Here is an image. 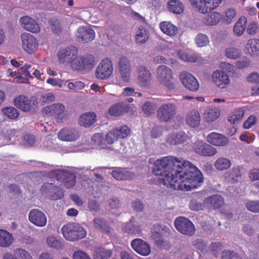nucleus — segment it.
Instances as JSON below:
<instances>
[{"mask_svg": "<svg viewBox=\"0 0 259 259\" xmlns=\"http://www.w3.org/2000/svg\"><path fill=\"white\" fill-rule=\"evenodd\" d=\"M153 174L160 185L174 190L190 191L203 182L201 171L188 161L173 156L162 157L154 163Z\"/></svg>", "mask_w": 259, "mask_h": 259, "instance_id": "nucleus-1", "label": "nucleus"}, {"mask_svg": "<svg viewBox=\"0 0 259 259\" xmlns=\"http://www.w3.org/2000/svg\"><path fill=\"white\" fill-rule=\"evenodd\" d=\"M157 78L159 83L169 91L176 88V80L171 69L164 65H159L156 69Z\"/></svg>", "mask_w": 259, "mask_h": 259, "instance_id": "nucleus-2", "label": "nucleus"}, {"mask_svg": "<svg viewBox=\"0 0 259 259\" xmlns=\"http://www.w3.org/2000/svg\"><path fill=\"white\" fill-rule=\"evenodd\" d=\"M63 237L67 240L73 241L84 238L87 235L85 230L80 225L69 223L61 229Z\"/></svg>", "mask_w": 259, "mask_h": 259, "instance_id": "nucleus-3", "label": "nucleus"}, {"mask_svg": "<svg viewBox=\"0 0 259 259\" xmlns=\"http://www.w3.org/2000/svg\"><path fill=\"white\" fill-rule=\"evenodd\" d=\"M177 108L173 103H168L161 105L157 110L156 117L161 122H167L175 117Z\"/></svg>", "mask_w": 259, "mask_h": 259, "instance_id": "nucleus-4", "label": "nucleus"}, {"mask_svg": "<svg viewBox=\"0 0 259 259\" xmlns=\"http://www.w3.org/2000/svg\"><path fill=\"white\" fill-rule=\"evenodd\" d=\"M174 225L176 229L184 235L191 236L195 233V228L194 224L185 217L177 218L175 221Z\"/></svg>", "mask_w": 259, "mask_h": 259, "instance_id": "nucleus-5", "label": "nucleus"}, {"mask_svg": "<svg viewBox=\"0 0 259 259\" xmlns=\"http://www.w3.org/2000/svg\"><path fill=\"white\" fill-rule=\"evenodd\" d=\"M113 71V63L108 58L103 59L98 65L96 70V77L100 79H105L109 78Z\"/></svg>", "mask_w": 259, "mask_h": 259, "instance_id": "nucleus-6", "label": "nucleus"}, {"mask_svg": "<svg viewBox=\"0 0 259 259\" xmlns=\"http://www.w3.org/2000/svg\"><path fill=\"white\" fill-rule=\"evenodd\" d=\"M44 112L49 116H54L58 123H62L66 118L65 106L60 103L54 104L44 108Z\"/></svg>", "mask_w": 259, "mask_h": 259, "instance_id": "nucleus-7", "label": "nucleus"}, {"mask_svg": "<svg viewBox=\"0 0 259 259\" xmlns=\"http://www.w3.org/2000/svg\"><path fill=\"white\" fill-rule=\"evenodd\" d=\"M22 46L28 54H32L37 50L38 42L35 36L29 33H23L21 35Z\"/></svg>", "mask_w": 259, "mask_h": 259, "instance_id": "nucleus-8", "label": "nucleus"}, {"mask_svg": "<svg viewBox=\"0 0 259 259\" xmlns=\"http://www.w3.org/2000/svg\"><path fill=\"white\" fill-rule=\"evenodd\" d=\"M118 68L122 81L127 83L130 80L132 67L128 58L125 56H121L118 61Z\"/></svg>", "mask_w": 259, "mask_h": 259, "instance_id": "nucleus-9", "label": "nucleus"}, {"mask_svg": "<svg viewBox=\"0 0 259 259\" xmlns=\"http://www.w3.org/2000/svg\"><path fill=\"white\" fill-rule=\"evenodd\" d=\"M179 77L182 84L187 90L191 92H197L199 90V82L192 74L183 71L180 73Z\"/></svg>", "mask_w": 259, "mask_h": 259, "instance_id": "nucleus-10", "label": "nucleus"}, {"mask_svg": "<svg viewBox=\"0 0 259 259\" xmlns=\"http://www.w3.org/2000/svg\"><path fill=\"white\" fill-rule=\"evenodd\" d=\"M78 54L77 48L74 46H69L66 48L60 49L58 53V61L60 63H69L76 57Z\"/></svg>", "mask_w": 259, "mask_h": 259, "instance_id": "nucleus-11", "label": "nucleus"}, {"mask_svg": "<svg viewBox=\"0 0 259 259\" xmlns=\"http://www.w3.org/2000/svg\"><path fill=\"white\" fill-rule=\"evenodd\" d=\"M137 82L143 88H147L150 85L152 79L151 73L145 66L141 65L137 67Z\"/></svg>", "mask_w": 259, "mask_h": 259, "instance_id": "nucleus-12", "label": "nucleus"}, {"mask_svg": "<svg viewBox=\"0 0 259 259\" xmlns=\"http://www.w3.org/2000/svg\"><path fill=\"white\" fill-rule=\"evenodd\" d=\"M214 83L220 89L227 88L230 83V79L227 73L220 70L214 71L212 75Z\"/></svg>", "mask_w": 259, "mask_h": 259, "instance_id": "nucleus-13", "label": "nucleus"}, {"mask_svg": "<svg viewBox=\"0 0 259 259\" xmlns=\"http://www.w3.org/2000/svg\"><path fill=\"white\" fill-rule=\"evenodd\" d=\"M76 36L79 41L89 42L94 39L95 33L90 26H80L77 29Z\"/></svg>", "mask_w": 259, "mask_h": 259, "instance_id": "nucleus-14", "label": "nucleus"}, {"mask_svg": "<svg viewBox=\"0 0 259 259\" xmlns=\"http://www.w3.org/2000/svg\"><path fill=\"white\" fill-rule=\"evenodd\" d=\"M14 105L22 111L29 112L35 110L36 105L24 95H19L14 101Z\"/></svg>", "mask_w": 259, "mask_h": 259, "instance_id": "nucleus-15", "label": "nucleus"}, {"mask_svg": "<svg viewBox=\"0 0 259 259\" xmlns=\"http://www.w3.org/2000/svg\"><path fill=\"white\" fill-rule=\"evenodd\" d=\"M29 221L34 225L42 227L46 225L47 219L45 214L38 209L31 210L28 215Z\"/></svg>", "mask_w": 259, "mask_h": 259, "instance_id": "nucleus-16", "label": "nucleus"}, {"mask_svg": "<svg viewBox=\"0 0 259 259\" xmlns=\"http://www.w3.org/2000/svg\"><path fill=\"white\" fill-rule=\"evenodd\" d=\"M80 136L79 132L73 127H65L60 130L58 134V138L63 141L73 142Z\"/></svg>", "mask_w": 259, "mask_h": 259, "instance_id": "nucleus-17", "label": "nucleus"}, {"mask_svg": "<svg viewBox=\"0 0 259 259\" xmlns=\"http://www.w3.org/2000/svg\"><path fill=\"white\" fill-rule=\"evenodd\" d=\"M131 246L137 253L143 256H147L151 252L150 245L142 239L136 238L132 240Z\"/></svg>", "mask_w": 259, "mask_h": 259, "instance_id": "nucleus-18", "label": "nucleus"}, {"mask_svg": "<svg viewBox=\"0 0 259 259\" xmlns=\"http://www.w3.org/2000/svg\"><path fill=\"white\" fill-rule=\"evenodd\" d=\"M53 174L58 181L67 183L66 185L67 187L74 185L75 176L72 174L61 169L54 170Z\"/></svg>", "mask_w": 259, "mask_h": 259, "instance_id": "nucleus-19", "label": "nucleus"}, {"mask_svg": "<svg viewBox=\"0 0 259 259\" xmlns=\"http://www.w3.org/2000/svg\"><path fill=\"white\" fill-rule=\"evenodd\" d=\"M19 23L23 28L32 33H38L40 30L37 21L29 16H25L21 17L19 19Z\"/></svg>", "mask_w": 259, "mask_h": 259, "instance_id": "nucleus-20", "label": "nucleus"}, {"mask_svg": "<svg viewBox=\"0 0 259 259\" xmlns=\"http://www.w3.org/2000/svg\"><path fill=\"white\" fill-rule=\"evenodd\" d=\"M207 141L210 144L215 146H225L229 142V139L225 135L216 132H212L207 136Z\"/></svg>", "mask_w": 259, "mask_h": 259, "instance_id": "nucleus-21", "label": "nucleus"}, {"mask_svg": "<svg viewBox=\"0 0 259 259\" xmlns=\"http://www.w3.org/2000/svg\"><path fill=\"white\" fill-rule=\"evenodd\" d=\"M42 193H49L54 199H60L62 196V191L61 188L55 186L53 183H45L41 187Z\"/></svg>", "mask_w": 259, "mask_h": 259, "instance_id": "nucleus-22", "label": "nucleus"}, {"mask_svg": "<svg viewBox=\"0 0 259 259\" xmlns=\"http://www.w3.org/2000/svg\"><path fill=\"white\" fill-rule=\"evenodd\" d=\"M30 253L26 250L18 248L14 250L13 254L10 252L5 253L3 259H31Z\"/></svg>", "mask_w": 259, "mask_h": 259, "instance_id": "nucleus-23", "label": "nucleus"}, {"mask_svg": "<svg viewBox=\"0 0 259 259\" xmlns=\"http://www.w3.org/2000/svg\"><path fill=\"white\" fill-rule=\"evenodd\" d=\"M130 106L124 102H119L113 105L109 109L110 114L114 116H118L128 112Z\"/></svg>", "mask_w": 259, "mask_h": 259, "instance_id": "nucleus-24", "label": "nucleus"}, {"mask_svg": "<svg viewBox=\"0 0 259 259\" xmlns=\"http://www.w3.org/2000/svg\"><path fill=\"white\" fill-rule=\"evenodd\" d=\"M209 13L203 19L204 24L214 26L222 22L223 15L218 12H208Z\"/></svg>", "mask_w": 259, "mask_h": 259, "instance_id": "nucleus-25", "label": "nucleus"}, {"mask_svg": "<svg viewBox=\"0 0 259 259\" xmlns=\"http://www.w3.org/2000/svg\"><path fill=\"white\" fill-rule=\"evenodd\" d=\"M93 224L95 229L102 233L106 234L111 233L112 228L108 222L103 218L99 217L94 218Z\"/></svg>", "mask_w": 259, "mask_h": 259, "instance_id": "nucleus-26", "label": "nucleus"}, {"mask_svg": "<svg viewBox=\"0 0 259 259\" xmlns=\"http://www.w3.org/2000/svg\"><path fill=\"white\" fill-rule=\"evenodd\" d=\"M13 235L9 231L5 229H0V247L8 248L14 242Z\"/></svg>", "mask_w": 259, "mask_h": 259, "instance_id": "nucleus-27", "label": "nucleus"}, {"mask_svg": "<svg viewBox=\"0 0 259 259\" xmlns=\"http://www.w3.org/2000/svg\"><path fill=\"white\" fill-rule=\"evenodd\" d=\"M159 27L163 33L171 37L176 35L178 32V27L170 21H165L160 22Z\"/></svg>", "mask_w": 259, "mask_h": 259, "instance_id": "nucleus-28", "label": "nucleus"}, {"mask_svg": "<svg viewBox=\"0 0 259 259\" xmlns=\"http://www.w3.org/2000/svg\"><path fill=\"white\" fill-rule=\"evenodd\" d=\"M112 177L117 180L123 181L132 179L134 174L125 168H117L112 171Z\"/></svg>", "mask_w": 259, "mask_h": 259, "instance_id": "nucleus-29", "label": "nucleus"}, {"mask_svg": "<svg viewBox=\"0 0 259 259\" xmlns=\"http://www.w3.org/2000/svg\"><path fill=\"white\" fill-rule=\"evenodd\" d=\"M97 116L94 112H89L82 114L79 118V124L85 127H90L96 121Z\"/></svg>", "mask_w": 259, "mask_h": 259, "instance_id": "nucleus-30", "label": "nucleus"}, {"mask_svg": "<svg viewBox=\"0 0 259 259\" xmlns=\"http://www.w3.org/2000/svg\"><path fill=\"white\" fill-rule=\"evenodd\" d=\"M149 37L148 30L144 26H140L137 30L135 37L136 42L138 44L143 45L147 42Z\"/></svg>", "mask_w": 259, "mask_h": 259, "instance_id": "nucleus-31", "label": "nucleus"}, {"mask_svg": "<svg viewBox=\"0 0 259 259\" xmlns=\"http://www.w3.org/2000/svg\"><path fill=\"white\" fill-rule=\"evenodd\" d=\"M204 202L214 209H218L223 205L224 199L219 195H214L205 198Z\"/></svg>", "mask_w": 259, "mask_h": 259, "instance_id": "nucleus-32", "label": "nucleus"}, {"mask_svg": "<svg viewBox=\"0 0 259 259\" xmlns=\"http://www.w3.org/2000/svg\"><path fill=\"white\" fill-rule=\"evenodd\" d=\"M221 111L219 108L215 107H209L204 113V116L206 121L212 122L216 120L220 115Z\"/></svg>", "mask_w": 259, "mask_h": 259, "instance_id": "nucleus-33", "label": "nucleus"}, {"mask_svg": "<svg viewBox=\"0 0 259 259\" xmlns=\"http://www.w3.org/2000/svg\"><path fill=\"white\" fill-rule=\"evenodd\" d=\"M82 66V71H89L95 65V59L91 54H87L84 56H80Z\"/></svg>", "mask_w": 259, "mask_h": 259, "instance_id": "nucleus-34", "label": "nucleus"}, {"mask_svg": "<svg viewBox=\"0 0 259 259\" xmlns=\"http://www.w3.org/2000/svg\"><path fill=\"white\" fill-rule=\"evenodd\" d=\"M246 49L251 56L259 55V39H249L247 42Z\"/></svg>", "mask_w": 259, "mask_h": 259, "instance_id": "nucleus-35", "label": "nucleus"}, {"mask_svg": "<svg viewBox=\"0 0 259 259\" xmlns=\"http://www.w3.org/2000/svg\"><path fill=\"white\" fill-rule=\"evenodd\" d=\"M187 124L193 127H197L200 124V116L197 110L190 112L186 118Z\"/></svg>", "mask_w": 259, "mask_h": 259, "instance_id": "nucleus-36", "label": "nucleus"}, {"mask_svg": "<svg viewBox=\"0 0 259 259\" xmlns=\"http://www.w3.org/2000/svg\"><path fill=\"white\" fill-rule=\"evenodd\" d=\"M187 138V135L183 132L174 133L169 135L167 141L171 145L180 144L184 143Z\"/></svg>", "mask_w": 259, "mask_h": 259, "instance_id": "nucleus-37", "label": "nucleus"}, {"mask_svg": "<svg viewBox=\"0 0 259 259\" xmlns=\"http://www.w3.org/2000/svg\"><path fill=\"white\" fill-rule=\"evenodd\" d=\"M49 28L54 34L59 35L62 32V25L60 20L55 18H51L48 21Z\"/></svg>", "mask_w": 259, "mask_h": 259, "instance_id": "nucleus-38", "label": "nucleus"}, {"mask_svg": "<svg viewBox=\"0 0 259 259\" xmlns=\"http://www.w3.org/2000/svg\"><path fill=\"white\" fill-rule=\"evenodd\" d=\"M168 10L174 14H180L184 12V7L178 0L169 1L167 6Z\"/></svg>", "mask_w": 259, "mask_h": 259, "instance_id": "nucleus-39", "label": "nucleus"}, {"mask_svg": "<svg viewBox=\"0 0 259 259\" xmlns=\"http://www.w3.org/2000/svg\"><path fill=\"white\" fill-rule=\"evenodd\" d=\"M247 23L246 18L242 16L239 18L234 25L233 31L237 36H241L244 33L246 28V24Z\"/></svg>", "mask_w": 259, "mask_h": 259, "instance_id": "nucleus-40", "label": "nucleus"}, {"mask_svg": "<svg viewBox=\"0 0 259 259\" xmlns=\"http://www.w3.org/2000/svg\"><path fill=\"white\" fill-rule=\"evenodd\" d=\"M224 0H204V14L211 12L217 8Z\"/></svg>", "mask_w": 259, "mask_h": 259, "instance_id": "nucleus-41", "label": "nucleus"}, {"mask_svg": "<svg viewBox=\"0 0 259 259\" xmlns=\"http://www.w3.org/2000/svg\"><path fill=\"white\" fill-rule=\"evenodd\" d=\"M112 254L111 250L103 247L98 248L94 253L95 259H109Z\"/></svg>", "mask_w": 259, "mask_h": 259, "instance_id": "nucleus-42", "label": "nucleus"}, {"mask_svg": "<svg viewBox=\"0 0 259 259\" xmlns=\"http://www.w3.org/2000/svg\"><path fill=\"white\" fill-rule=\"evenodd\" d=\"M236 15V10L231 8L227 9L223 15L222 22L225 24L231 23Z\"/></svg>", "mask_w": 259, "mask_h": 259, "instance_id": "nucleus-43", "label": "nucleus"}, {"mask_svg": "<svg viewBox=\"0 0 259 259\" xmlns=\"http://www.w3.org/2000/svg\"><path fill=\"white\" fill-rule=\"evenodd\" d=\"M123 231L128 234H137L141 232V229L140 226L134 224L131 220L130 222L126 223Z\"/></svg>", "mask_w": 259, "mask_h": 259, "instance_id": "nucleus-44", "label": "nucleus"}, {"mask_svg": "<svg viewBox=\"0 0 259 259\" xmlns=\"http://www.w3.org/2000/svg\"><path fill=\"white\" fill-rule=\"evenodd\" d=\"M2 111L6 116L11 120L17 119L20 115L18 110L13 107H5L2 109Z\"/></svg>", "mask_w": 259, "mask_h": 259, "instance_id": "nucleus-45", "label": "nucleus"}, {"mask_svg": "<svg viewBox=\"0 0 259 259\" xmlns=\"http://www.w3.org/2000/svg\"><path fill=\"white\" fill-rule=\"evenodd\" d=\"M226 57L231 59H237L241 56V51L238 48L234 47L227 48L225 50Z\"/></svg>", "mask_w": 259, "mask_h": 259, "instance_id": "nucleus-46", "label": "nucleus"}, {"mask_svg": "<svg viewBox=\"0 0 259 259\" xmlns=\"http://www.w3.org/2000/svg\"><path fill=\"white\" fill-rule=\"evenodd\" d=\"M31 65L27 64H25L19 69L18 75L16 76V77L18 78H24L26 79L32 78L33 76L30 73V69H31Z\"/></svg>", "mask_w": 259, "mask_h": 259, "instance_id": "nucleus-47", "label": "nucleus"}, {"mask_svg": "<svg viewBox=\"0 0 259 259\" xmlns=\"http://www.w3.org/2000/svg\"><path fill=\"white\" fill-rule=\"evenodd\" d=\"M195 43L198 47L207 46L209 43L208 37L205 34L199 33L195 38Z\"/></svg>", "mask_w": 259, "mask_h": 259, "instance_id": "nucleus-48", "label": "nucleus"}, {"mask_svg": "<svg viewBox=\"0 0 259 259\" xmlns=\"http://www.w3.org/2000/svg\"><path fill=\"white\" fill-rule=\"evenodd\" d=\"M230 161L226 158H219L214 164L215 168L219 170H226L231 166Z\"/></svg>", "mask_w": 259, "mask_h": 259, "instance_id": "nucleus-49", "label": "nucleus"}, {"mask_svg": "<svg viewBox=\"0 0 259 259\" xmlns=\"http://www.w3.org/2000/svg\"><path fill=\"white\" fill-rule=\"evenodd\" d=\"M179 57L183 60L189 62H196L199 59V57L196 54L190 55L184 51H178Z\"/></svg>", "mask_w": 259, "mask_h": 259, "instance_id": "nucleus-50", "label": "nucleus"}, {"mask_svg": "<svg viewBox=\"0 0 259 259\" xmlns=\"http://www.w3.org/2000/svg\"><path fill=\"white\" fill-rule=\"evenodd\" d=\"M118 139L115 128H113L107 133L105 140L108 144L111 145L117 141Z\"/></svg>", "mask_w": 259, "mask_h": 259, "instance_id": "nucleus-51", "label": "nucleus"}, {"mask_svg": "<svg viewBox=\"0 0 259 259\" xmlns=\"http://www.w3.org/2000/svg\"><path fill=\"white\" fill-rule=\"evenodd\" d=\"M244 115V110L242 108H238L235 109L233 115L231 116V118L230 119L233 123H235L240 121L243 117Z\"/></svg>", "mask_w": 259, "mask_h": 259, "instance_id": "nucleus-52", "label": "nucleus"}, {"mask_svg": "<svg viewBox=\"0 0 259 259\" xmlns=\"http://www.w3.org/2000/svg\"><path fill=\"white\" fill-rule=\"evenodd\" d=\"M119 139L126 138L131 133V129L126 125H122L119 128H115Z\"/></svg>", "mask_w": 259, "mask_h": 259, "instance_id": "nucleus-53", "label": "nucleus"}, {"mask_svg": "<svg viewBox=\"0 0 259 259\" xmlns=\"http://www.w3.org/2000/svg\"><path fill=\"white\" fill-rule=\"evenodd\" d=\"M155 109V105L150 102H146L142 106L143 111L146 115L148 116L154 114Z\"/></svg>", "mask_w": 259, "mask_h": 259, "instance_id": "nucleus-54", "label": "nucleus"}, {"mask_svg": "<svg viewBox=\"0 0 259 259\" xmlns=\"http://www.w3.org/2000/svg\"><path fill=\"white\" fill-rule=\"evenodd\" d=\"M47 242L50 247L54 248L59 249L62 247V243L54 237L50 236L48 237Z\"/></svg>", "mask_w": 259, "mask_h": 259, "instance_id": "nucleus-55", "label": "nucleus"}, {"mask_svg": "<svg viewBox=\"0 0 259 259\" xmlns=\"http://www.w3.org/2000/svg\"><path fill=\"white\" fill-rule=\"evenodd\" d=\"M81 60L80 56H77L76 57H74L73 59L71 61L70 67L73 70H76L77 71H82V66L81 62L80 60Z\"/></svg>", "mask_w": 259, "mask_h": 259, "instance_id": "nucleus-56", "label": "nucleus"}, {"mask_svg": "<svg viewBox=\"0 0 259 259\" xmlns=\"http://www.w3.org/2000/svg\"><path fill=\"white\" fill-rule=\"evenodd\" d=\"M206 143H204L202 141H197L194 142L193 145V150L197 154L201 155L202 152L203 151Z\"/></svg>", "mask_w": 259, "mask_h": 259, "instance_id": "nucleus-57", "label": "nucleus"}, {"mask_svg": "<svg viewBox=\"0 0 259 259\" xmlns=\"http://www.w3.org/2000/svg\"><path fill=\"white\" fill-rule=\"evenodd\" d=\"M217 153V150L212 146L206 144L203 151L202 152L201 156H212Z\"/></svg>", "mask_w": 259, "mask_h": 259, "instance_id": "nucleus-58", "label": "nucleus"}, {"mask_svg": "<svg viewBox=\"0 0 259 259\" xmlns=\"http://www.w3.org/2000/svg\"><path fill=\"white\" fill-rule=\"evenodd\" d=\"M246 206L250 211L255 213L259 212V200L248 201L246 203Z\"/></svg>", "mask_w": 259, "mask_h": 259, "instance_id": "nucleus-59", "label": "nucleus"}, {"mask_svg": "<svg viewBox=\"0 0 259 259\" xmlns=\"http://www.w3.org/2000/svg\"><path fill=\"white\" fill-rule=\"evenodd\" d=\"M222 259H241V257L234 251L224 250L222 252Z\"/></svg>", "mask_w": 259, "mask_h": 259, "instance_id": "nucleus-60", "label": "nucleus"}, {"mask_svg": "<svg viewBox=\"0 0 259 259\" xmlns=\"http://www.w3.org/2000/svg\"><path fill=\"white\" fill-rule=\"evenodd\" d=\"M190 4L194 8H196L198 11L204 14V0H189Z\"/></svg>", "mask_w": 259, "mask_h": 259, "instance_id": "nucleus-61", "label": "nucleus"}, {"mask_svg": "<svg viewBox=\"0 0 259 259\" xmlns=\"http://www.w3.org/2000/svg\"><path fill=\"white\" fill-rule=\"evenodd\" d=\"M229 176L233 180L238 182L240 179H241L242 176L240 168L238 167H233L231 171Z\"/></svg>", "mask_w": 259, "mask_h": 259, "instance_id": "nucleus-62", "label": "nucleus"}, {"mask_svg": "<svg viewBox=\"0 0 259 259\" xmlns=\"http://www.w3.org/2000/svg\"><path fill=\"white\" fill-rule=\"evenodd\" d=\"M92 139L96 144L100 146L102 148H105L106 145L104 144V138L101 134L97 133L94 134Z\"/></svg>", "mask_w": 259, "mask_h": 259, "instance_id": "nucleus-63", "label": "nucleus"}, {"mask_svg": "<svg viewBox=\"0 0 259 259\" xmlns=\"http://www.w3.org/2000/svg\"><path fill=\"white\" fill-rule=\"evenodd\" d=\"M222 244L220 242H213L210 245V250L212 254L217 256L221 251Z\"/></svg>", "mask_w": 259, "mask_h": 259, "instance_id": "nucleus-64", "label": "nucleus"}]
</instances>
